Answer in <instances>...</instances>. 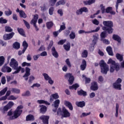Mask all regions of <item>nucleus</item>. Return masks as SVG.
I'll list each match as a JSON object with an SVG mask.
<instances>
[{"label": "nucleus", "mask_w": 124, "mask_h": 124, "mask_svg": "<svg viewBox=\"0 0 124 124\" xmlns=\"http://www.w3.org/2000/svg\"><path fill=\"white\" fill-rule=\"evenodd\" d=\"M60 101L59 99H57L54 101V108H59V105H60Z\"/></svg>", "instance_id": "obj_45"}, {"label": "nucleus", "mask_w": 124, "mask_h": 124, "mask_svg": "<svg viewBox=\"0 0 124 124\" xmlns=\"http://www.w3.org/2000/svg\"><path fill=\"white\" fill-rule=\"evenodd\" d=\"M61 4L62 5H64V4H65V1H64V0H60L58 1L56 4V6H59V5H61Z\"/></svg>", "instance_id": "obj_39"}, {"label": "nucleus", "mask_w": 124, "mask_h": 124, "mask_svg": "<svg viewBox=\"0 0 124 124\" xmlns=\"http://www.w3.org/2000/svg\"><path fill=\"white\" fill-rule=\"evenodd\" d=\"M24 23V25H25V26L26 27V28L30 30V29H31V25H30V23H29V22H28L27 21H26L25 19L23 20Z\"/></svg>", "instance_id": "obj_47"}, {"label": "nucleus", "mask_w": 124, "mask_h": 124, "mask_svg": "<svg viewBox=\"0 0 124 124\" xmlns=\"http://www.w3.org/2000/svg\"><path fill=\"white\" fill-rule=\"evenodd\" d=\"M66 29L65 27V25H61L60 26V30L58 31L59 32H61V31L64 30V29Z\"/></svg>", "instance_id": "obj_61"}, {"label": "nucleus", "mask_w": 124, "mask_h": 124, "mask_svg": "<svg viewBox=\"0 0 124 124\" xmlns=\"http://www.w3.org/2000/svg\"><path fill=\"white\" fill-rule=\"evenodd\" d=\"M113 86L114 89H116L117 90H119V91H121L122 90V84L114 82V83H113Z\"/></svg>", "instance_id": "obj_26"}, {"label": "nucleus", "mask_w": 124, "mask_h": 124, "mask_svg": "<svg viewBox=\"0 0 124 124\" xmlns=\"http://www.w3.org/2000/svg\"><path fill=\"white\" fill-rule=\"evenodd\" d=\"M5 30L6 32H12V31H13V29H12V28L10 26H5Z\"/></svg>", "instance_id": "obj_42"}, {"label": "nucleus", "mask_w": 124, "mask_h": 124, "mask_svg": "<svg viewBox=\"0 0 124 124\" xmlns=\"http://www.w3.org/2000/svg\"><path fill=\"white\" fill-rule=\"evenodd\" d=\"M66 40H61L58 42V45H63L65 43Z\"/></svg>", "instance_id": "obj_60"}, {"label": "nucleus", "mask_w": 124, "mask_h": 124, "mask_svg": "<svg viewBox=\"0 0 124 124\" xmlns=\"http://www.w3.org/2000/svg\"><path fill=\"white\" fill-rule=\"evenodd\" d=\"M78 33L79 34H82V33H91V32L90 31H86L84 30H79L78 31Z\"/></svg>", "instance_id": "obj_62"}, {"label": "nucleus", "mask_w": 124, "mask_h": 124, "mask_svg": "<svg viewBox=\"0 0 124 124\" xmlns=\"http://www.w3.org/2000/svg\"><path fill=\"white\" fill-rule=\"evenodd\" d=\"M106 51L109 56H114V53H113V49L112 48V47L110 46H107L106 47Z\"/></svg>", "instance_id": "obj_21"}, {"label": "nucleus", "mask_w": 124, "mask_h": 124, "mask_svg": "<svg viewBox=\"0 0 124 124\" xmlns=\"http://www.w3.org/2000/svg\"><path fill=\"white\" fill-rule=\"evenodd\" d=\"M78 95H83V96H86L87 92L81 89L80 90L78 91Z\"/></svg>", "instance_id": "obj_30"}, {"label": "nucleus", "mask_w": 124, "mask_h": 124, "mask_svg": "<svg viewBox=\"0 0 124 124\" xmlns=\"http://www.w3.org/2000/svg\"><path fill=\"white\" fill-rule=\"evenodd\" d=\"M101 41H103V43L106 44V45H109V44H110V41L107 39H103L101 40Z\"/></svg>", "instance_id": "obj_53"}, {"label": "nucleus", "mask_w": 124, "mask_h": 124, "mask_svg": "<svg viewBox=\"0 0 124 124\" xmlns=\"http://www.w3.org/2000/svg\"><path fill=\"white\" fill-rule=\"evenodd\" d=\"M21 71V73H24L25 72V68H22L20 66L18 67L17 69L16 70L15 72H14L12 74H17L18 73H20V71Z\"/></svg>", "instance_id": "obj_24"}, {"label": "nucleus", "mask_w": 124, "mask_h": 124, "mask_svg": "<svg viewBox=\"0 0 124 124\" xmlns=\"http://www.w3.org/2000/svg\"><path fill=\"white\" fill-rule=\"evenodd\" d=\"M11 93V91H7L5 95L0 98V101H1L2 100H6V99H7V96H9Z\"/></svg>", "instance_id": "obj_25"}, {"label": "nucleus", "mask_w": 124, "mask_h": 124, "mask_svg": "<svg viewBox=\"0 0 124 124\" xmlns=\"http://www.w3.org/2000/svg\"><path fill=\"white\" fill-rule=\"evenodd\" d=\"M13 47L15 49H16V50H18L20 48V43L18 42H15L13 45Z\"/></svg>", "instance_id": "obj_37"}, {"label": "nucleus", "mask_w": 124, "mask_h": 124, "mask_svg": "<svg viewBox=\"0 0 124 124\" xmlns=\"http://www.w3.org/2000/svg\"><path fill=\"white\" fill-rule=\"evenodd\" d=\"M56 2H57V0H50L49 3H50V5L51 6H54L55 4H56Z\"/></svg>", "instance_id": "obj_59"}, {"label": "nucleus", "mask_w": 124, "mask_h": 124, "mask_svg": "<svg viewBox=\"0 0 124 124\" xmlns=\"http://www.w3.org/2000/svg\"><path fill=\"white\" fill-rule=\"evenodd\" d=\"M40 119L42 120L44 124H49V116L42 115L40 117Z\"/></svg>", "instance_id": "obj_11"}, {"label": "nucleus", "mask_w": 124, "mask_h": 124, "mask_svg": "<svg viewBox=\"0 0 124 124\" xmlns=\"http://www.w3.org/2000/svg\"><path fill=\"white\" fill-rule=\"evenodd\" d=\"M31 95V92L29 91H27L25 93H22V96H30Z\"/></svg>", "instance_id": "obj_54"}, {"label": "nucleus", "mask_w": 124, "mask_h": 124, "mask_svg": "<svg viewBox=\"0 0 124 124\" xmlns=\"http://www.w3.org/2000/svg\"><path fill=\"white\" fill-rule=\"evenodd\" d=\"M78 88H79V84L78 83H76L69 87V90H75V91H76Z\"/></svg>", "instance_id": "obj_32"}, {"label": "nucleus", "mask_w": 124, "mask_h": 124, "mask_svg": "<svg viewBox=\"0 0 124 124\" xmlns=\"http://www.w3.org/2000/svg\"><path fill=\"white\" fill-rule=\"evenodd\" d=\"M26 121L30 122L31 121H34V116L31 114H29L26 116Z\"/></svg>", "instance_id": "obj_29"}, {"label": "nucleus", "mask_w": 124, "mask_h": 124, "mask_svg": "<svg viewBox=\"0 0 124 124\" xmlns=\"http://www.w3.org/2000/svg\"><path fill=\"white\" fill-rule=\"evenodd\" d=\"M64 104L66 107H68V108L71 111H72L73 110V106H72V104H71L70 102L68 101H64Z\"/></svg>", "instance_id": "obj_16"}, {"label": "nucleus", "mask_w": 124, "mask_h": 124, "mask_svg": "<svg viewBox=\"0 0 124 124\" xmlns=\"http://www.w3.org/2000/svg\"><path fill=\"white\" fill-rule=\"evenodd\" d=\"M16 99H17V97L14 96L13 95H10L8 98V100H16Z\"/></svg>", "instance_id": "obj_55"}, {"label": "nucleus", "mask_w": 124, "mask_h": 124, "mask_svg": "<svg viewBox=\"0 0 124 124\" xmlns=\"http://www.w3.org/2000/svg\"><path fill=\"white\" fill-rule=\"evenodd\" d=\"M6 92H7V87H5L0 92V96H2V95H4Z\"/></svg>", "instance_id": "obj_43"}, {"label": "nucleus", "mask_w": 124, "mask_h": 124, "mask_svg": "<svg viewBox=\"0 0 124 124\" xmlns=\"http://www.w3.org/2000/svg\"><path fill=\"white\" fill-rule=\"evenodd\" d=\"M48 13L49 15H53L54 13V7H51L49 9Z\"/></svg>", "instance_id": "obj_57"}, {"label": "nucleus", "mask_w": 124, "mask_h": 124, "mask_svg": "<svg viewBox=\"0 0 124 124\" xmlns=\"http://www.w3.org/2000/svg\"><path fill=\"white\" fill-rule=\"evenodd\" d=\"M76 105L78 107H79L80 108H83V107H85V106H86V103L84 101H77L76 102Z\"/></svg>", "instance_id": "obj_17"}, {"label": "nucleus", "mask_w": 124, "mask_h": 124, "mask_svg": "<svg viewBox=\"0 0 124 124\" xmlns=\"http://www.w3.org/2000/svg\"><path fill=\"white\" fill-rule=\"evenodd\" d=\"M63 47L65 50V51H70V43H68L67 44H64L63 46Z\"/></svg>", "instance_id": "obj_35"}, {"label": "nucleus", "mask_w": 124, "mask_h": 124, "mask_svg": "<svg viewBox=\"0 0 124 124\" xmlns=\"http://www.w3.org/2000/svg\"><path fill=\"white\" fill-rule=\"evenodd\" d=\"M88 50H84L83 52H82L81 57L82 58H87L88 57Z\"/></svg>", "instance_id": "obj_41"}, {"label": "nucleus", "mask_w": 124, "mask_h": 124, "mask_svg": "<svg viewBox=\"0 0 124 124\" xmlns=\"http://www.w3.org/2000/svg\"><path fill=\"white\" fill-rule=\"evenodd\" d=\"M5 60L4 56H0V66H1L4 63Z\"/></svg>", "instance_id": "obj_48"}, {"label": "nucleus", "mask_w": 124, "mask_h": 124, "mask_svg": "<svg viewBox=\"0 0 124 124\" xmlns=\"http://www.w3.org/2000/svg\"><path fill=\"white\" fill-rule=\"evenodd\" d=\"M99 64L101 68V73L106 75L108 71H109V66L104 60L100 61L99 64L97 62L94 63V66H98Z\"/></svg>", "instance_id": "obj_2"}, {"label": "nucleus", "mask_w": 124, "mask_h": 124, "mask_svg": "<svg viewBox=\"0 0 124 124\" xmlns=\"http://www.w3.org/2000/svg\"><path fill=\"white\" fill-rule=\"evenodd\" d=\"M65 79L68 80L69 84L72 85L74 82V76L72 75V74L67 73L64 75Z\"/></svg>", "instance_id": "obj_7"}, {"label": "nucleus", "mask_w": 124, "mask_h": 124, "mask_svg": "<svg viewBox=\"0 0 124 124\" xmlns=\"http://www.w3.org/2000/svg\"><path fill=\"white\" fill-rule=\"evenodd\" d=\"M90 89L92 91H97L98 90V85L97 82L93 81L91 84Z\"/></svg>", "instance_id": "obj_13"}, {"label": "nucleus", "mask_w": 124, "mask_h": 124, "mask_svg": "<svg viewBox=\"0 0 124 124\" xmlns=\"http://www.w3.org/2000/svg\"><path fill=\"white\" fill-rule=\"evenodd\" d=\"M17 31L22 36H26V34H25V31H24V29L22 28H17Z\"/></svg>", "instance_id": "obj_36"}, {"label": "nucleus", "mask_w": 124, "mask_h": 124, "mask_svg": "<svg viewBox=\"0 0 124 124\" xmlns=\"http://www.w3.org/2000/svg\"><path fill=\"white\" fill-rule=\"evenodd\" d=\"M112 39L113 40H115V41H117L118 43H121L122 41V39L121 38V37L118 35L113 34L112 36Z\"/></svg>", "instance_id": "obj_23"}, {"label": "nucleus", "mask_w": 124, "mask_h": 124, "mask_svg": "<svg viewBox=\"0 0 124 124\" xmlns=\"http://www.w3.org/2000/svg\"><path fill=\"white\" fill-rule=\"evenodd\" d=\"M80 67L81 70L82 71H84V70L87 68V61H86L85 59L82 60Z\"/></svg>", "instance_id": "obj_19"}, {"label": "nucleus", "mask_w": 124, "mask_h": 124, "mask_svg": "<svg viewBox=\"0 0 124 124\" xmlns=\"http://www.w3.org/2000/svg\"><path fill=\"white\" fill-rule=\"evenodd\" d=\"M92 23H93L94 25H96V26H98V25H99V21H98L96 19H94L93 20Z\"/></svg>", "instance_id": "obj_64"}, {"label": "nucleus", "mask_w": 124, "mask_h": 124, "mask_svg": "<svg viewBox=\"0 0 124 124\" xmlns=\"http://www.w3.org/2000/svg\"><path fill=\"white\" fill-rule=\"evenodd\" d=\"M1 82L2 85H4L6 83V79L5 77H2L1 79Z\"/></svg>", "instance_id": "obj_63"}, {"label": "nucleus", "mask_w": 124, "mask_h": 124, "mask_svg": "<svg viewBox=\"0 0 124 124\" xmlns=\"http://www.w3.org/2000/svg\"><path fill=\"white\" fill-rule=\"evenodd\" d=\"M39 107L40 108V113H41V114H45V113L47 112V107L46 106L40 105Z\"/></svg>", "instance_id": "obj_15"}, {"label": "nucleus", "mask_w": 124, "mask_h": 124, "mask_svg": "<svg viewBox=\"0 0 124 124\" xmlns=\"http://www.w3.org/2000/svg\"><path fill=\"white\" fill-rule=\"evenodd\" d=\"M57 115L62 116L63 118H69L70 112L64 107L62 108V110L61 108H59L57 111Z\"/></svg>", "instance_id": "obj_4"}, {"label": "nucleus", "mask_w": 124, "mask_h": 124, "mask_svg": "<svg viewBox=\"0 0 124 124\" xmlns=\"http://www.w3.org/2000/svg\"><path fill=\"white\" fill-rule=\"evenodd\" d=\"M7 20L4 19L3 17L0 18V24H6Z\"/></svg>", "instance_id": "obj_52"}, {"label": "nucleus", "mask_w": 124, "mask_h": 124, "mask_svg": "<svg viewBox=\"0 0 124 124\" xmlns=\"http://www.w3.org/2000/svg\"><path fill=\"white\" fill-rule=\"evenodd\" d=\"M108 64H111L110 66L109 71L111 73L114 72L115 70L116 71H119L120 70V64L116 63V62L112 59H109L107 62Z\"/></svg>", "instance_id": "obj_3"}, {"label": "nucleus", "mask_w": 124, "mask_h": 124, "mask_svg": "<svg viewBox=\"0 0 124 124\" xmlns=\"http://www.w3.org/2000/svg\"><path fill=\"white\" fill-rule=\"evenodd\" d=\"M40 8L41 11H42L43 12H45V11L47 10V7L45 4H44L43 6H41Z\"/></svg>", "instance_id": "obj_51"}, {"label": "nucleus", "mask_w": 124, "mask_h": 124, "mask_svg": "<svg viewBox=\"0 0 124 124\" xmlns=\"http://www.w3.org/2000/svg\"><path fill=\"white\" fill-rule=\"evenodd\" d=\"M21 65L22 67H25V66H31V63H28L27 62H23L22 64Z\"/></svg>", "instance_id": "obj_56"}, {"label": "nucleus", "mask_w": 124, "mask_h": 124, "mask_svg": "<svg viewBox=\"0 0 124 124\" xmlns=\"http://www.w3.org/2000/svg\"><path fill=\"white\" fill-rule=\"evenodd\" d=\"M19 16L21 18H24V19H26L28 16H27V14L24 12V11L20 10V12L19 13Z\"/></svg>", "instance_id": "obj_33"}, {"label": "nucleus", "mask_w": 124, "mask_h": 124, "mask_svg": "<svg viewBox=\"0 0 124 124\" xmlns=\"http://www.w3.org/2000/svg\"><path fill=\"white\" fill-rule=\"evenodd\" d=\"M14 106V103L12 101H10L6 106L0 108V110L3 114H5V112H7L9 109H11Z\"/></svg>", "instance_id": "obj_6"}, {"label": "nucleus", "mask_w": 124, "mask_h": 124, "mask_svg": "<svg viewBox=\"0 0 124 124\" xmlns=\"http://www.w3.org/2000/svg\"><path fill=\"white\" fill-rule=\"evenodd\" d=\"M14 34H15L14 32H12L11 33L8 34H5L3 36V38L4 40H10V39H11V38L14 36Z\"/></svg>", "instance_id": "obj_10"}, {"label": "nucleus", "mask_w": 124, "mask_h": 124, "mask_svg": "<svg viewBox=\"0 0 124 124\" xmlns=\"http://www.w3.org/2000/svg\"><path fill=\"white\" fill-rule=\"evenodd\" d=\"M37 103H39V104H46V105H50V104H51L47 101H45L44 100H38Z\"/></svg>", "instance_id": "obj_31"}, {"label": "nucleus", "mask_w": 124, "mask_h": 124, "mask_svg": "<svg viewBox=\"0 0 124 124\" xmlns=\"http://www.w3.org/2000/svg\"><path fill=\"white\" fill-rule=\"evenodd\" d=\"M103 24L104 26L101 25V27H102L103 31H102L101 33L100 36L101 40L104 39L107 37V33L108 34H111V33H113V31H114V29H113L114 23H113V21H104L103 22Z\"/></svg>", "instance_id": "obj_1"}, {"label": "nucleus", "mask_w": 124, "mask_h": 124, "mask_svg": "<svg viewBox=\"0 0 124 124\" xmlns=\"http://www.w3.org/2000/svg\"><path fill=\"white\" fill-rule=\"evenodd\" d=\"M22 46H23V52H26V50H27L28 47H29V44H28L27 41H24L23 42Z\"/></svg>", "instance_id": "obj_34"}, {"label": "nucleus", "mask_w": 124, "mask_h": 124, "mask_svg": "<svg viewBox=\"0 0 124 124\" xmlns=\"http://www.w3.org/2000/svg\"><path fill=\"white\" fill-rule=\"evenodd\" d=\"M8 11H5L4 12V14H5L6 16H10L12 14V11L10 10V9H8Z\"/></svg>", "instance_id": "obj_46"}, {"label": "nucleus", "mask_w": 124, "mask_h": 124, "mask_svg": "<svg viewBox=\"0 0 124 124\" xmlns=\"http://www.w3.org/2000/svg\"><path fill=\"white\" fill-rule=\"evenodd\" d=\"M2 72H7V73H10L12 71V69L10 67L4 65L1 69Z\"/></svg>", "instance_id": "obj_14"}, {"label": "nucleus", "mask_w": 124, "mask_h": 124, "mask_svg": "<svg viewBox=\"0 0 124 124\" xmlns=\"http://www.w3.org/2000/svg\"><path fill=\"white\" fill-rule=\"evenodd\" d=\"M100 7L101 8L102 14H104L105 12L106 13H110V12L113 10L112 7H108L106 9H105V6H104L102 4L100 5Z\"/></svg>", "instance_id": "obj_9"}, {"label": "nucleus", "mask_w": 124, "mask_h": 124, "mask_svg": "<svg viewBox=\"0 0 124 124\" xmlns=\"http://www.w3.org/2000/svg\"><path fill=\"white\" fill-rule=\"evenodd\" d=\"M51 53L52 56L54 57L56 59H57V58H59V53H58V51L56 50V48L54 46H53L51 48Z\"/></svg>", "instance_id": "obj_18"}, {"label": "nucleus", "mask_w": 124, "mask_h": 124, "mask_svg": "<svg viewBox=\"0 0 124 124\" xmlns=\"http://www.w3.org/2000/svg\"><path fill=\"white\" fill-rule=\"evenodd\" d=\"M10 65L11 67H12L15 70H17L18 69V66L19 65V64L18 63V62L15 60L14 58H12L11 60V62H10Z\"/></svg>", "instance_id": "obj_8"}, {"label": "nucleus", "mask_w": 124, "mask_h": 124, "mask_svg": "<svg viewBox=\"0 0 124 124\" xmlns=\"http://www.w3.org/2000/svg\"><path fill=\"white\" fill-rule=\"evenodd\" d=\"M95 2V0H89L83 1V3L85 5H91V4H93V3H94Z\"/></svg>", "instance_id": "obj_28"}, {"label": "nucleus", "mask_w": 124, "mask_h": 124, "mask_svg": "<svg viewBox=\"0 0 124 124\" xmlns=\"http://www.w3.org/2000/svg\"><path fill=\"white\" fill-rule=\"evenodd\" d=\"M89 10H88V8L86 7H83L81 8L80 9L76 11L77 15H81V14H83V12H88Z\"/></svg>", "instance_id": "obj_12"}, {"label": "nucleus", "mask_w": 124, "mask_h": 124, "mask_svg": "<svg viewBox=\"0 0 124 124\" xmlns=\"http://www.w3.org/2000/svg\"><path fill=\"white\" fill-rule=\"evenodd\" d=\"M11 92H12V93H17V94H19L20 93V89H17V88H12Z\"/></svg>", "instance_id": "obj_38"}, {"label": "nucleus", "mask_w": 124, "mask_h": 124, "mask_svg": "<svg viewBox=\"0 0 124 124\" xmlns=\"http://www.w3.org/2000/svg\"><path fill=\"white\" fill-rule=\"evenodd\" d=\"M76 35H75V32L74 31H72L69 35L70 39H74Z\"/></svg>", "instance_id": "obj_50"}, {"label": "nucleus", "mask_w": 124, "mask_h": 124, "mask_svg": "<svg viewBox=\"0 0 124 124\" xmlns=\"http://www.w3.org/2000/svg\"><path fill=\"white\" fill-rule=\"evenodd\" d=\"M65 62L67 64V65H68V67H69L70 68V67H71V63H70V61H69V59H67L65 60Z\"/></svg>", "instance_id": "obj_58"}, {"label": "nucleus", "mask_w": 124, "mask_h": 124, "mask_svg": "<svg viewBox=\"0 0 124 124\" xmlns=\"http://www.w3.org/2000/svg\"><path fill=\"white\" fill-rule=\"evenodd\" d=\"M43 76H44L45 79L46 81H48V80H49L50 79L51 77L49 76L47 74L44 73L43 74Z\"/></svg>", "instance_id": "obj_49"}, {"label": "nucleus", "mask_w": 124, "mask_h": 124, "mask_svg": "<svg viewBox=\"0 0 124 124\" xmlns=\"http://www.w3.org/2000/svg\"><path fill=\"white\" fill-rule=\"evenodd\" d=\"M115 57L116 59L120 62H123V61H124V55L120 53H117Z\"/></svg>", "instance_id": "obj_27"}, {"label": "nucleus", "mask_w": 124, "mask_h": 124, "mask_svg": "<svg viewBox=\"0 0 124 124\" xmlns=\"http://www.w3.org/2000/svg\"><path fill=\"white\" fill-rule=\"evenodd\" d=\"M23 108H24V106H23V105L18 106L14 112V116L10 117V120H14L15 119H17L18 117H20V116H21V114H22L23 112V110H22Z\"/></svg>", "instance_id": "obj_5"}, {"label": "nucleus", "mask_w": 124, "mask_h": 124, "mask_svg": "<svg viewBox=\"0 0 124 124\" xmlns=\"http://www.w3.org/2000/svg\"><path fill=\"white\" fill-rule=\"evenodd\" d=\"M54 26V23L52 21L48 22L46 23V27L48 30H50L52 27Z\"/></svg>", "instance_id": "obj_40"}, {"label": "nucleus", "mask_w": 124, "mask_h": 124, "mask_svg": "<svg viewBox=\"0 0 124 124\" xmlns=\"http://www.w3.org/2000/svg\"><path fill=\"white\" fill-rule=\"evenodd\" d=\"M60 98V96L58 93H55L54 94H51L50 96V102H53L54 101V99H58Z\"/></svg>", "instance_id": "obj_20"}, {"label": "nucleus", "mask_w": 124, "mask_h": 124, "mask_svg": "<svg viewBox=\"0 0 124 124\" xmlns=\"http://www.w3.org/2000/svg\"><path fill=\"white\" fill-rule=\"evenodd\" d=\"M31 75V69L28 67L25 68V74L23 75V78L29 77Z\"/></svg>", "instance_id": "obj_22"}, {"label": "nucleus", "mask_w": 124, "mask_h": 124, "mask_svg": "<svg viewBox=\"0 0 124 124\" xmlns=\"http://www.w3.org/2000/svg\"><path fill=\"white\" fill-rule=\"evenodd\" d=\"M93 40L92 41V44L93 45V46H94V45H95V44H96V43L97 42V36H96V35H93Z\"/></svg>", "instance_id": "obj_44"}]
</instances>
